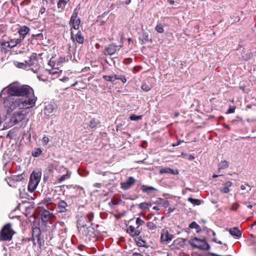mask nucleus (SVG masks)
<instances>
[{
  "label": "nucleus",
  "mask_w": 256,
  "mask_h": 256,
  "mask_svg": "<svg viewBox=\"0 0 256 256\" xmlns=\"http://www.w3.org/2000/svg\"><path fill=\"white\" fill-rule=\"evenodd\" d=\"M36 98L24 99L23 98L12 97L0 94V108L8 114H10L14 111L33 107L36 104Z\"/></svg>",
  "instance_id": "1"
},
{
  "label": "nucleus",
  "mask_w": 256,
  "mask_h": 256,
  "mask_svg": "<svg viewBox=\"0 0 256 256\" xmlns=\"http://www.w3.org/2000/svg\"><path fill=\"white\" fill-rule=\"evenodd\" d=\"M1 94L10 96L12 97L23 98L24 99L36 98L33 89L28 85H21L18 82L10 84L0 92Z\"/></svg>",
  "instance_id": "2"
},
{
  "label": "nucleus",
  "mask_w": 256,
  "mask_h": 256,
  "mask_svg": "<svg viewBox=\"0 0 256 256\" xmlns=\"http://www.w3.org/2000/svg\"><path fill=\"white\" fill-rule=\"evenodd\" d=\"M41 176V172H33L32 173L28 185V190L30 192H32L36 188L40 180Z\"/></svg>",
  "instance_id": "3"
},
{
  "label": "nucleus",
  "mask_w": 256,
  "mask_h": 256,
  "mask_svg": "<svg viewBox=\"0 0 256 256\" xmlns=\"http://www.w3.org/2000/svg\"><path fill=\"white\" fill-rule=\"evenodd\" d=\"M190 244L193 247L200 250H208L210 248V244L205 239L194 238L190 240Z\"/></svg>",
  "instance_id": "4"
},
{
  "label": "nucleus",
  "mask_w": 256,
  "mask_h": 256,
  "mask_svg": "<svg viewBox=\"0 0 256 256\" xmlns=\"http://www.w3.org/2000/svg\"><path fill=\"white\" fill-rule=\"evenodd\" d=\"M80 232H82V234L84 235L90 240L94 241L97 237V232L95 231L93 227H86L82 225L80 227H78Z\"/></svg>",
  "instance_id": "5"
},
{
  "label": "nucleus",
  "mask_w": 256,
  "mask_h": 256,
  "mask_svg": "<svg viewBox=\"0 0 256 256\" xmlns=\"http://www.w3.org/2000/svg\"><path fill=\"white\" fill-rule=\"evenodd\" d=\"M14 232L10 224H6L1 230L0 232V240L6 241L12 240Z\"/></svg>",
  "instance_id": "6"
},
{
  "label": "nucleus",
  "mask_w": 256,
  "mask_h": 256,
  "mask_svg": "<svg viewBox=\"0 0 256 256\" xmlns=\"http://www.w3.org/2000/svg\"><path fill=\"white\" fill-rule=\"evenodd\" d=\"M26 116V112L24 110H16L14 112L10 118V122L13 125L21 122Z\"/></svg>",
  "instance_id": "7"
},
{
  "label": "nucleus",
  "mask_w": 256,
  "mask_h": 256,
  "mask_svg": "<svg viewBox=\"0 0 256 256\" xmlns=\"http://www.w3.org/2000/svg\"><path fill=\"white\" fill-rule=\"evenodd\" d=\"M70 39L73 42H76L80 44H82L84 42V38L82 36V32L78 30L77 33L74 34L72 30H70Z\"/></svg>",
  "instance_id": "8"
},
{
  "label": "nucleus",
  "mask_w": 256,
  "mask_h": 256,
  "mask_svg": "<svg viewBox=\"0 0 256 256\" xmlns=\"http://www.w3.org/2000/svg\"><path fill=\"white\" fill-rule=\"evenodd\" d=\"M136 182V180L134 177L130 176L126 182L120 184L121 188L124 190H128Z\"/></svg>",
  "instance_id": "9"
},
{
  "label": "nucleus",
  "mask_w": 256,
  "mask_h": 256,
  "mask_svg": "<svg viewBox=\"0 0 256 256\" xmlns=\"http://www.w3.org/2000/svg\"><path fill=\"white\" fill-rule=\"evenodd\" d=\"M173 238V236L168 233L166 229H163L162 230L160 239L162 242H169Z\"/></svg>",
  "instance_id": "10"
},
{
  "label": "nucleus",
  "mask_w": 256,
  "mask_h": 256,
  "mask_svg": "<svg viewBox=\"0 0 256 256\" xmlns=\"http://www.w3.org/2000/svg\"><path fill=\"white\" fill-rule=\"evenodd\" d=\"M68 206L64 200H60L58 204L56 210L58 212H66L68 210Z\"/></svg>",
  "instance_id": "11"
},
{
  "label": "nucleus",
  "mask_w": 256,
  "mask_h": 256,
  "mask_svg": "<svg viewBox=\"0 0 256 256\" xmlns=\"http://www.w3.org/2000/svg\"><path fill=\"white\" fill-rule=\"evenodd\" d=\"M127 232L132 236H138L140 234L141 228L130 226L127 228Z\"/></svg>",
  "instance_id": "12"
},
{
  "label": "nucleus",
  "mask_w": 256,
  "mask_h": 256,
  "mask_svg": "<svg viewBox=\"0 0 256 256\" xmlns=\"http://www.w3.org/2000/svg\"><path fill=\"white\" fill-rule=\"evenodd\" d=\"M37 60L36 54H32L25 60V63L28 66V68L30 66L35 64Z\"/></svg>",
  "instance_id": "13"
},
{
  "label": "nucleus",
  "mask_w": 256,
  "mask_h": 256,
  "mask_svg": "<svg viewBox=\"0 0 256 256\" xmlns=\"http://www.w3.org/2000/svg\"><path fill=\"white\" fill-rule=\"evenodd\" d=\"M159 173L160 174H168L176 175L178 174V170H174L170 168H163L160 170Z\"/></svg>",
  "instance_id": "14"
},
{
  "label": "nucleus",
  "mask_w": 256,
  "mask_h": 256,
  "mask_svg": "<svg viewBox=\"0 0 256 256\" xmlns=\"http://www.w3.org/2000/svg\"><path fill=\"white\" fill-rule=\"evenodd\" d=\"M117 46L114 45H109L104 50V53L105 55L111 56L115 54L117 50Z\"/></svg>",
  "instance_id": "15"
},
{
  "label": "nucleus",
  "mask_w": 256,
  "mask_h": 256,
  "mask_svg": "<svg viewBox=\"0 0 256 256\" xmlns=\"http://www.w3.org/2000/svg\"><path fill=\"white\" fill-rule=\"evenodd\" d=\"M42 232L40 228L36 226L32 228V237L31 238V240L34 241L36 238H38L40 236H41Z\"/></svg>",
  "instance_id": "16"
},
{
  "label": "nucleus",
  "mask_w": 256,
  "mask_h": 256,
  "mask_svg": "<svg viewBox=\"0 0 256 256\" xmlns=\"http://www.w3.org/2000/svg\"><path fill=\"white\" fill-rule=\"evenodd\" d=\"M232 185V183L228 181L226 182H224L222 184V188H220V190L223 193L228 194L230 192L229 188L231 187Z\"/></svg>",
  "instance_id": "17"
},
{
  "label": "nucleus",
  "mask_w": 256,
  "mask_h": 256,
  "mask_svg": "<svg viewBox=\"0 0 256 256\" xmlns=\"http://www.w3.org/2000/svg\"><path fill=\"white\" fill-rule=\"evenodd\" d=\"M80 23V18L74 20V21H72V19H70L69 22V24L71 26L70 30H72L74 28L76 30H78Z\"/></svg>",
  "instance_id": "18"
},
{
  "label": "nucleus",
  "mask_w": 256,
  "mask_h": 256,
  "mask_svg": "<svg viewBox=\"0 0 256 256\" xmlns=\"http://www.w3.org/2000/svg\"><path fill=\"white\" fill-rule=\"evenodd\" d=\"M52 214L48 210H44L41 214V218L43 222H48L52 217Z\"/></svg>",
  "instance_id": "19"
},
{
  "label": "nucleus",
  "mask_w": 256,
  "mask_h": 256,
  "mask_svg": "<svg viewBox=\"0 0 256 256\" xmlns=\"http://www.w3.org/2000/svg\"><path fill=\"white\" fill-rule=\"evenodd\" d=\"M228 230L232 236H235L236 237L240 238L242 236L241 232L236 227H234L232 228H229Z\"/></svg>",
  "instance_id": "20"
},
{
  "label": "nucleus",
  "mask_w": 256,
  "mask_h": 256,
  "mask_svg": "<svg viewBox=\"0 0 256 256\" xmlns=\"http://www.w3.org/2000/svg\"><path fill=\"white\" fill-rule=\"evenodd\" d=\"M56 108V105L54 103H50L45 106V113L51 114Z\"/></svg>",
  "instance_id": "21"
},
{
  "label": "nucleus",
  "mask_w": 256,
  "mask_h": 256,
  "mask_svg": "<svg viewBox=\"0 0 256 256\" xmlns=\"http://www.w3.org/2000/svg\"><path fill=\"white\" fill-rule=\"evenodd\" d=\"M30 31V28L27 26H22L18 30V32L20 36H22V39L24 38L25 36L28 32Z\"/></svg>",
  "instance_id": "22"
},
{
  "label": "nucleus",
  "mask_w": 256,
  "mask_h": 256,
  "mask_svg": "<svg viewBox=\"0 0 256 256\" xmlns=\"http://www.w3.org/2000/svg\"><path fill=\"white\" fill-rule=\"evenodd\" d=\"M142 190L144 193L150 194L152 191H156V189L151 186L142 185Z\"/></svg>",
  "instance_id": "23"
},
{
  "label": "nucleus",
  "mask_w": 256,
  "mask_h": 256,
  "mask_svg": "<svg viewBox=\"0 0 256 256\" xmlns=\"http://www.w3.org/2000/svg\"><path fill=\"white\" fill-rule=\"evenodd\" d=\"M70 2V0H59L58 2V8L61 9L62 11L65 6L67 4Z\"/></svg>",
  "instance_id": "24"
},
{
  "label": "nucleus",
  "mask_w": 256,
  "mask_h": 256,
  "mask_svg": "<svg viewBox=\"0 0 256 256\" xmlns=\"http://www.w3.org/2000/svg\"><path fill=\"white\" fill-rule=\"evenodd\" d=\"M2 45L10 48H12L16 46V42L15 40L14 39H12L10 41H8L2 44Z\"/></svg>",
  "instance_id": "25"
},
{
  "label": "nucleus",
  "mask_w": 256,
  "mask_h": 256,
  "mask_svg": "<svg viewBox=\"0 0 256 256\" xmlns=\"http://www.w3.org/2000/svg\"><path fill=\"white\" fill-rule=\"evenodd\" d=\"M103 78L108 82H114L116 80H117V78H117V75L114 74L112 76H102Z\"/></svg>",
  "instance_id": "26"
},
{
  "label": "nucleus",
  "mask_w": 256,
  "mask_h": 256,
  "mask_svg": "<svg viewBox=\"0 0 256 256\" xmlns=\"http://www.w3.org/2000/svg\"><path fill=\"white\" fill-rule=\"evenodd\" d=\"M14 65L18 68L24 70H28V66L26 63L20 62H14Z\"/></svg>",
  "instance_id": "27"
},
{
  "label": "nucleus",
  "mask_w": 256,
  "mask_h": 256,
  "mask_svg": "<svg viewBox=\"0 0 256 256\" xmlns=\"http://www.w3.org/2000/svg\"><path fill=\"white\" fill-rule=\"evenodd\" d=\"M152 206L150 202H142L139 204V208L142 210H146Z\"/></svg>",
  "instance_id": "28"
},
{
  "label": "nucleus",
  "mask_w": 256,
  "mask_h": 256,
  "mask_svg": "<svg viewBox=\"0 0 256 256\" xmlns=\"http://www.w3.org/2000/svg\"><path fill=\"white\" fill-rule=\"evenodd\" d=\"M228 167V163L226 160L222 161L218 165V171L221 169H225Z\"/></svg>",
  "instance_id": "29"
},
{
  "label": "nucleus",
  "mask_w": 256,
  "mask_h": 256,
  "mask_svg": "<svg viewBox=\"0 0 256 256\" xmlns=\"http://www.w3.org/2000/svg\"><path fill=\"white\" fill-rule=\"evenodd\" d=\"M70 174L67 172V174H64L60 178L57 180L58 183H61L64 180L70 178Z\"/></svg>",
  "instance_id": "30"
},
{
  "label": "nucleus",
  "mask_w": 256,
  "mask_h": 256,
  "mask_svg": "<svg viewBox=\"0 0 256 256\" xmlns=\"http://www.w3.org/2000/svg\"><path fill=\"white\" fill-rule=\"evenodd\" d=\"M142 88L146 92H148L152 88V86L149 82H144L142 84Z\"/></svg>",
  "instance_id": "31"
},
{
  "label": "nucleus",
  "mask_w": 256,
  "mask_h": 256,
  "mask_svg": "<svg viewBox=\"0 0 256 256\" xmlns=\"http://www.w3.org/2000/svg\"><path fill=\"white\" fill-rule=\"evenodd\" d=\"M188 200L192 203L194 206H198L201 204V200L198 199H194L192 198H189Z\"/></svg>",
  "instance_id": "32"
},
{
  "label": "nucleus",
  "mask_w": 256,
  "mask_h": 256,
  "mask_svg": "<svg viewBox=\"0 0 256 256\" xmlns=\"http://www.w3.org/2000/svg\"><path fill=\"white\" fill-rule=\"evenodd\" d=\"M42 152V150L40 148H35L32 152V156L34 157H38Z\"/></svg>",
  "instance_id": "33"
},
{
  "label": "nucleus",
  "mask_w": 256,
  "mask_h": 256,
  "mask_svg": "<svg viewBox=\"0 0 256 256\" xmlns=\"http://www.w3.org/2000/svg\"><path fill=\"white\" fill-rule=\"evenodd\" d=\"M5 180L6 181L7 184L12 187L16 186V182L12 180V176L6 178Z\"/></svg>",
  "instance_id": "34"
},
{
  "label": "nucleus",
  "mask_w": 256,
  "mask_h": 256,
  "mask_svg": "<svg viewBox=\"0 0 256 256\" xmlns=\"http://www.w3.org/2000/svg\"><path fill=\"white\" fill-rule=\"evenodd\" d=\"M251 186L247 183L245 182L244 184H242L240 186V189L242 190H247V192L249 193L250 191L251 190Z\"/></svg>",
  "instance_id": "35"
},
{
  "label": "nucleus",
  "mask_w": 256,
  "mask_h": 256,
  "mask_svg": "<svg viewBox=\"0 0 256 256\" xmlns=\"http://www.w3.org/2000/svg\"><path fill=\"white\" fill-rule=\"evenodd\" d=\"M100 124V122L98 120L94 119L92 120L89 124V126L91 128H96L98 124Z\"/></svg>",
  "instance_id": "36"
},
{
  "label": "nucleus",
  "mask_w": 256,
  "mask_h": 256,
  "mask_svg": "<svg viewBox=\"0 0 256 256\" xmlns=\"http://www.w3.org/2000/svg\"><path fill=\"white\" fill-rule=\"evenodd\" d=\"M146 226L148 229L151 230H156V224L152 222H147Z\"/></svg>",
  "instance_id": "37"
},
{
  "label": "nucleus",
  "mask_w": 256,
  "mask_h": 256,
  "mask_svg": "<svg viewBox=\"0 0 256 256\" xmlns=\"http://www.w3.org/2000/svg\"><path fill=\"white\" fill-rule=\"evenodd\" d=\"M49 141H50V138H49L48 136H44L42 140V146H46L48 145Z\"/></svg>",
  "instance_id": "38"
},
{
  "label": "nucleus",
  "mask_w": 256,
  "mask_h": 256,
  "mask_svg": "<svg viewBox=\"0 0 256 256\" xmlns=\"http://www.w3.org/2000/svg\"><path fill=\"white\" fill-rule=\"evenodd\" d=\"M23 179V177L22 175L12 176V180L16 182H20Z\"/></svg>",
  "instance_id": "39"
},
{
  "label": "nucleus",
  "mask_w": 256,
  "mask_h": 256,
  "mask_svg": "<svg viewBox=\"0 0 256 256\" xmlns=\"http://www.w3.org/2000/svg\"><path fill=\"white\" fill-rule=\"evenodd\" d=\"M36 240L37 242L39 245L40 248H41L42 246H44V240L41 236H40L38 238H36Z\"/></svg>",
  "instance_id": "40"
},
{
  "label": "nucleus",
  "mask_w": 256,
  "mask_h": 256,
  "mask_svg": "<svg viewBox=\"0 0 256 256\" xmlns=\"http://www.w3.org/2000/svg\"><path fill=\"white\" fill-rule=\"evenodd\" d=\"M138 240H136L137 244L140 246H144L146 245V242L143 240L141 238L138 237L137 238Z\"/></svg>",
  "instance_id": "41"
},
{
  "label": "nucleus",
  "mask_w": 256,
  "mask_h": 256,
  "mask_svg": "<svg viewBox=\"0 0 256 256\" xmlns=\"http://www.w3.org/2000/svg\"><path fill=\"white\" fill-rule=\"evenodd\" d=\"M66 62V58L64 56H62L57 60V66H60L62 64Z\"/></svg>",
  "instance_id": "42"
},
{
  "label": "nucleus",
  "mask_w": 256,
  "mask_h": 256,
  "mask_svg": "<svg viewBox=\"0 0 256 256\" xmlns=\"http://www.w3.org/2000/svg\"><path fill=\"white\" fill-rule=\"evenodd\" d=\"M78 11L77 8H76L74 10L73 13L71 16L70 19H72V21H74V20L78 18Z\"/></svg>",
  "instance_id": "43"
},
{
  "label": "nucleus",
  "mask_w": 256,
  "mask_h": 256,
  "mask_svg": "<svg viewBox=\"0 0 256 256\" xmlns=\"http://www.w3.org/2000/svg\"><path fill=\"white\" fill-rule=\"evenodd\" d=\"M189 228H190L198 229L200 228V226L196 222H192L189 225Z\"/></svg>",
  "instance_id": "44"
},
{
  "label": "nucleus",
  "mask_w": 256,
  "mask_h": 256,
  "mask_svg": "<svg viewBox=\"0 0 256 256\" xmlns=\"http://www.w3.org/2000/svg\"><path fill=\"white\" fill-rule=\"evenodd\" d=\"M136 224L137 225L136 228H140V226L142 225L144 222V220H141L140 218H138L136 219Z\"/></svg>",
  "instance_id": "45"
},
{
  "label": "nucleus",
  "mask_w": 256,
  "mask_h": 256,
  "mask_svg": "<svg viewBox=\"0 0 256 256\" xmlns=\"http://www.w3.org/2000/svg\"><path fill=\"white\" fill-rule=\"evenodd\" d=\"M156 30L159 33H162L164 32L163 26L162 24H158L156 26Z\"/></svg>",
  "instance_id": "46"
},
{
  "label": "nucleus",
  "mask_w": 256,
  "mask_h": 256,
  "mask_svg": "<svg viewBox=\"0 0 256 256\" xmlns=\"http://www.w3.org/2000/svg\"><path fill=\"white\" fill-rule=\"evenodd\" d=\"M142 118V116H136V114H132L130 116V119L132 120H141Z\"/></svg>",
  "instance_id": "47"
},
{
  "label": "nucleus",
  "mask_w": 256,
  "mask_h": 256,
  "mask_svg": "<svg viewBox=\"0 0 256 256\" xmlns=\"http://www.w3.org/2000/svg\"><path fill=\"white\" fill-rule=\"evenodd\" d=\"M239 207V204L236 202L230 208V209L232 210H236Z\"/></svg>",
  "instance_id": "48"
},
{
  "label": "nucleus",
  "mask_w": 256,
  "mask_h": 256,
  "mask_svg": "<svg viewBox=\"0 0 256 256\" xmlns=\"http://www.w3.org/2000/svg\"><path fill=\"white\" fill-rule=\"evenodd\" d=\"M94 218V214L92 213H89L87 214L86 219V220H88L89 222H90Z\"/></svg>",
  "instance_id": "49"
},
{
  "label": "nucleus",
  "mask_w": 256,
  "mask_h": 256,
  "mask_svg": "<svg viewBox=\"0 0 256 256\" xmlns=\"http://www.w3.org/2000/svg\"><path fill=\"white\" fill-rule=\"evenodd\" d=\"M206 232H207V234H208L209 236H210V235L212 234V236H216V233H215V232H214L213 230H211V229H208V230H206Z\"/></svg>",
  "instance_id": "50"
},
{
  "label": "nucleus",
  "mask_w": 256,
  "mask_h": 256,
  "mask_svg": "<svg viewBox=\"0 0 256 256\" xmlns=\"http://www.w3.org/2000/svg\"><path fill=\"white\" fill-rule=\"evenodd\" d=\"M117 78H117V80H120L123 83H126V78L124 76H121L119 75H117Z\"/></svg>",
  "instance_id": "51"
},
{
  "label": "nucleus",
  "mask_w": 256,
  "mask_h": 256,
  "mask_svg": "<svg viewBox=\"0 0 256 256\" xmlns=\"http://www.w3.org/2000/svg\"><path fill=\"white\" fill-rule=\"evenodd\" d=\"M39 70H40V66H36L35 68H32V70L33 71V72L34 73H38Z\"/></svg>",
  "instance_id": "52"
},
{
  "label": "nucleus",
  "mask_w": 256,
  "mask_h": 256,
  "mask_svg": "<svg viewBox=\"0 0 256 256\" xmlns=\"http://www.w3.org/2000/svg\"><path fill=\"white\" fill-rule=\"evenodd\" d=\"M234 112V108H232L231 106L228 110L226 114H232Z\"/></svg>",
  "instance_id": "53"
},
{
  "label": "nucleus",
  "mask_w": 256,
  "mask_h": 256,
  "mask_svg": "<svg viewBox=\"0 0 256 256\" xmlns=\"http://www.w3.org/2000/svg\"><path fill=\"white\" fill-rule=\"evenodd\" d=\"M251 237L252 238V243L256 244V236L251 234Z\"/></svg>",
  "instance_id": "54"
},
{
  "label": "nucleus",
  "mask_w": 256,
  "mask_h": 256,
  "mask_svg": "<svg viewBox=\"0 0 256 256\" xmlns=\"http://www.w3.org/2000/svg\"><path fill=\"white\" fill-rule=\"evenodd\" d=\"M212 240L213 242H215L218 243V244H222V242L221 241H220V240H218H218H216V238H215V237H214V238H212Z\"/></svg>",
  "instance_id": "55"
},
{
  "label": "nucleus",
  "mask_w": 256,
  "mask_h": 256,
  "mask_svg": "<svg viewBox=\"0 0 256 256\" xmlns=\"http://www.w3.org/2000/svg\"><path fill=\"white\" fill-rule=\"evenodd\" d=\"M68 78L66 77V76H64L62 78L60 79V80H61L63 82H66L68 81Z\"/></svg>",
  "instance_id": "56"
},
{
  "label": "nucleus",
  "mask_w": 256,
  "mask_h": 256,
  "mask_svg": "<svg viewBox=\"0 0 256 256\" xmlns=\"http://www.w3.org/2000/svg\"><path fill=\"white\" fill-rule=\"evenodd\" d=\"M46 12V8L44 7H42L40 10V13L43 14Z\"/></svg>",
  "instance_id": "57"
},
{
  "label": "nucleus",
  "mask_w": 256,
  "mask_h": 256,
  "mask_svg": "<svg viewBox=\"0 0 256 256\" xmlns=\"http://www.w3.org/2000/svg\"><path fill=\"white\" fill-rule=\"evenodd\" d=\"M58 72V70H56V69H54V68L52 69L51 70V71H50V73L52 74H56Z\"/></svg>",
  "instance_id": "58"
},
{
  "label": "nucleus",
  "mask_w": 256,
  "mask_h": 256,
  "mask_svg": "<svg viewBox=\"0 0 256 256\" xmlns=\"http://www.w3.org/2000/svg\"><path fill=\"white\" fill-rule=\"evenodd\" d=\"M94 186L98 188H100L102 186V184L100 183H95L94 185Z\"/></svg>",
  "instance_id": "59"
},
{
  "label": "nucleus",
  "mask_w": 256,
  "mask_h": 256,
  "mask_svg": "<svg viewBox=\"0 0 256 256\" xmlns=\"http://www.w3.org/2000/svg\"><path fill=\"white\" fill-rule=\"evenodd\" d=\"M14 40H15L16 42V45H17L18 44L20 43L23 39L22 38H18V39H14Z\"/></svg>",
  "instance_id": "60"
},
{
  "label": "nucleus",
  "mask_w": 256,
  "mask_h": 256,
  "mask_svg": "<svg viewBox=\"0 0 256 256\" xmlns=\"http://www.w3.org/2000/svg\"><path fill=\"white\" fill-rule=\"evenodd\" d=\"M184 142V141H181V140H179L178 142H177L176 144H172V146H178V145H180V144L181 142Z\"/></svg>",
  "instance_id": "61"
},
{
  "label": "nucleus",
  "mask_w": 256,
  "mask_h": 256,
  "mask_svg": "<svg viewBox=\"0 0 256 256\" xmlns=\"http://www.w3.org/2000/svg\"><path fill=\"white\" fill-rule=\"evenodd\" d=\"M132 256H143L142 254H141L140 253L138 252H134Z\"/></svg>",
  "instance_id": "62"
},
{
  "label": "nucleus",
  "mask_w": 256,
  "mask_h": 256,
  "mask_svg": "<svg viewBox=\"0 0 256 256\" xmlns=\"http://www.w3.org/2000/svg\"><path fill=\"white\" fill-rule=\"evenodd\" d=\"M37 78L40 80H42L43 82H44L46 80V79H44V78H41L40 76V75H37Z\"/></svg>",
  "instance_id": "63"
},
{
  "label": "nucleus",
  "mask_w": 256,
  "mask_h": 256,
  "mask_svg": "<svg viewBox=\"0 0 256 256\" xmlns=\"http://www.w3.org/2000/svg\"><path fill=\"white\" fill-rule=\"evenodd\" d=\"M144 37L145 41H148V34H144Z\"/></svg>",
  "instance_id": "64"
}]
</instances>
